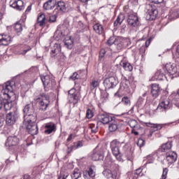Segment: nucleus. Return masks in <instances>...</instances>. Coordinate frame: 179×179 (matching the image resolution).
<instances>
[{
    "label": "nucleus",
    "mask_w": 179,
    "mask_h": 179,
    "mask_svg": "<svg viewBox=\"0 0 179 179\" xmlns=\"http://www.w3.org/2000/svg\"><path fill=\"white\" fill-rule=\"evenodd\" d=\"M36 121L37 115L36 113L25 115L24 117V125H25L31 135H37L38 133V128L36 124Z\"/></svg>",
    "instance_id": "1"
},
{
    "label": "nucleus",
    "mask_w": 179,
    "mask_h": 179,
    "mask_svg": "<svg viewBox=\"0 0 179 179\" xmlns=\"http://www.w3.org/2000/svg\"><path fill=\"white\" fill-rule=\"evenodd\" d=\"M125 41H127V40L112 36L108 39V43L109 45H114L116 47L117 50H121L123 45L122 43L123 44H125Z\"/></svg>",
    "instance_id": "2"
},
{
    "label": "nucleus",
    "mask_w": 179,
    "mask_h": 179,
    "mask_svg": "<svg viewBox=\"0 0 179 179\" xmlns=\"http://www.w3.org/2000/svg\"><path fill=\"white\" fill-rule=\"evenodd\" d=\"M147 13L146 20H155L157 16V11L153 8V6L148 4L147 5Z\"/></svg>",
    "instance_id": "3"
},
{
    "label": "nucleus",
    "mask_w": 179,
    "mask_h": 179,
    "mask_svg": "<svg viewBox=\"0 0 179 179\" xmlns=\"http://www.w3.org/2000/svg\"><path fill=\"white\" fill-rule=\"evenodd\" d=\"M165 69L170 75L178 73L179 76V64L176 65L175 64L168 63L165 65Z\"/></svg>",
    "instance_id": "4"
},
{
    "label": "nucleus",
    "mask_w": 179,
    "mask_h": 179,
    "mask_svg": "<svg viewBox=\"0 0 179 179\" xmlns=\"http://www.w3.org/2000/svg\"><path fill=\"white\" fill-rule=\"evenodd\" d=\"M39 104L41 106V110L43 111L47 110L48 104H50V96L45 94H41V97L38 98Z\"/></svg>",
    "instance_id": "5"
},
{
    "label": "nucleus",
    "mask_w": 179,
    "mask_h": 179,
    "mask_svg": "<svg viewBox=\"0 0 179 179\" xmlns=\"http://www.w3.org/2000/svg\"><path fill=\"white\" fill-rule=\"evenodd\" d=\"M79 92L75 90V88H72L69 91V97L70 99V101L73 104H76L78 103V100H79V96L78 95Z\"/></svg>",
    "instance_id": "6"
},
{
    "label": "nucleus",
    "mask_w": 179,
    "mask_h": 179,
    "mask_svg": "<svg viewBox=\"0 0 179 179\" xmlns=\"http://www.w3.org/2000/svg\"><path fill=\"white\" fill-rule=\"evenodd\" d=\"M103 85L106 89H113L117 85V80L115 77H109L104 80Z\"/></svg>",
    "instance_id": "7"
},
{
    "label": "nucleus",
    "mask_w": 179,
    "mask_h": 179,
    "mask_svg": "<svg viewBox=\"0 0 179 179\" xmlns=\"http://www.w3.org/2000/svg\"><path fill=\"white\" fill-rule=\"evenodd\" d=\"M111 149H112V152L118 159L120 157V142L117 141H113L110 143Z\"/></svg>",
    "instance_id": "8"
},
{
    "label": "nucleus",
    "mask_w": 179,
    "mask_h": 179,
    "mask_svg": "<svg viewBox=\"0 0 179 179\" xmlns=\"http://www.w3.org/2000/svg\"><path fill=\"white\" fill-rule=\"evenodd\" d=\"M19 145V138L16 136H10L8 138L6 142V146L7 148H13Z\"/></svg>",
    "instance_id": "9"
},
{
    "label": "nucleus",
    "mask_w": 179,
    "mask_h": 179,
    "mask_svg": "<svg viewBox=\"0 0 179 179\" xmlns=\"http://www.w3.org/2000/svg\"><path fill=\"white\" fill-rule=\"evenodd\" d=\"M17 117L16 116V113L13 112H10L6 115V122L7 125H13L15 122H16Z\"/></svg>",
    "instance_id": "10"
},
{
    "label": "nucleus",
    "mask_w": 179,
    "mask_h": 179,
    "mask_svg": "<svg viewBox=\"0 0 179 179\" xmlns=\"http://www.w3.org/2000/svg\"><path fill=\"white\" fill-rule=\"evenodd\" d=\"M127 22L129 26H132L133 27H136L139 24V18L138 16L134 14H131L128 17Z\"/></svg>",
    "instance_id": "11"
},
{
    "label": "nucleus",
    "mask_w": 179,
    "mask_h": 179,
    "mask_svg": "<svg viewBox=\"0 0 179 179\" xmlns=\"http://www.w3.org/2000/svg\"><path fill=\"white\" fill-rule=\"evenodd\" d=\"M104 159V150H95L92 155V159L94 161L103 160Z\"/></svg>",
    "instance_id": "12"
},
{
    "label": "nucleus",
    "mask_w": 179,
    "mask_h": 179,
    "mask_svg": "<svg viewBox=\"0 0 179 179\" xmlns=\"http://www.w3.org/2000/svg\"><path fill=\"white\" fill-rule=\"evenodd\" d=\"M177 153L174 151H169L166 152V160L170 164L175 163L177 161Z\"/></svg>",
    "instance_id": "13"
},
{
    "label": "nucleus",
    "mask_w": 179,
    "mask_h": 179,
    "mask_svg": "<svg viewBox=\"0 0 179 179\" xmlns=\"http://www.w3.org/2000/svg\"><path fill=\"white\" fill-rule=\"evenodd\" d=\"M116 61H120V66H122L124 68V69H125V71H129V72H131V71H132V66L131 65V64H129L127 62L124 61L122 57H117L116 59Z\"/></svg>",
    "instance_id": "14"
},
{
    "label": "nucleus",
    "mask_w": 179,
    "mask_h": 179,
    "mask_svg": "<svg viewBox=\"0 0 179 179\" xmlns=\"http://www.w3.org/2000/svg\"><path fill=\"white\" fill-rule=\"evenodd\" d=\"M103 174L104 177L108 179H117V171L106 169L103 171Z\"/></svg>",
    "instance_id": "15"
},
{
    "label": "nucleus",
    "mask_w": 179,
    "mask_h": 179,
    "mask_svg": "<svg viewBox=\"0 0 179 179\" xmlns=\"http://www.w3.org/2000/svg\"><path fill=\"white\" fill-rule=\"evenodd\" d=\"M12 38L9 35H1L0 36V45H8L10 44Z\"/></svg>",
    "instance_id": "16"
},
{
    "label": "nucleus",
    "mask_w": 179,
    "mask_h": 179,
    "mask_svg": "<svg viewBox=\"0 0 179 179\" xmlns=\"http://www.w3.org/2000/svg\"><path fill=\"white\" fill-rule=\"evenodd\" d=\"M98 118L102 124H108V122H111V121H113V117H110V115L107 114L99 115Z\"/></svg>",
    "instance_id": "17"
},
{
    "label": "nucleus",
    "mask_w": 179,
    "mask_h": 179,
    "mask_svg": "<svg viewBox=\"0 0 179 179\" xmlns=\"http://www.w3.org/2000/svg\"><path fill=\"white\" fill-rule=\"evenodd\" d=\"M3 91L4 94H6V96H8V99H10V94L13 93V87L10 85V83H6L5 84Z\"/></svg>",
    "instance_id": "18"
},
{
    "label": "nucleus",
    "mask_w": 179,
    "mask_h": 179,
    "mask_svg": "<svg viewBox=\"0 0 179 179\" xmlns=\"http://www.w3.org/2000/svg\"><path fill=\"white\" fill-rule=\"evenodd\" d=\"M151 87V94L152 96L157 97L160 93V90H162L159 84H152Z\"/></svg>",
    "instance_id": "19"
},
{
    "label": "nucleus",
    "mask_w": 179,
    "mask_h": 179,
    "mask_svg": "<svg viewBox=\"0 0 179 179\" xmlns=\"http://www.w3.org/2000/svg\"><path fill=\"white\" fill-rule=\"evenodd\" d=\"M57 5V0H49L46 3H44L43 8L45 10H50L55 8Z\"/></svg>",
    "instance_id": "20"
},
{
    "label": "nucleus",
    "mask_w": 179,
    "mask_h": 179,
    "mask_svg": "<svg viewBox=\"0 0 179 179\" xmlns=\"http://www.w3.org/2000/svg\"><path fill=\"white\" fill-rule=\"evenodd\" d=\"M11 6L17 10H22V9H24V5L23 1L22 0L15 1L13 4H11Z\"/></svg>",
    "instance_id": "21"
},
{
    "label": "nucleus",
    "mask_w": 179,
    "mask_h": 179,
    "mask_svg": "<svg viewBox=\"0 0 179 179\" xmlns=\"http://www.w3.org/2000/svg\"><path fill=\"white\" fill-rule=\"evenodd\" d=\"M41 80L45 87V86L52 87V81H51V79L50 78L49 76H41Z\"/></svg>",
    "instance_id": "22"
},
{
    "label": "nucleus",
    "mask_w": 179,
    "mask_h": 179,
    "mask_svg": "<svg viewBox=\"0 0 179 179\" xmlns=\"http://www.w3.org/2000/svg\"><path fill=\"white\" fill-rule=\"evenodd\" d=\"M145 124L146 127H150V128H152L153 131H159V129H162L163 126L162 124H153L151 122H145Z\"/></svg>",
    "instance_id": "23"
},
{
    "label": "nucleus",
    "mask_w": 179,
    "mask_h": 179,
    "mask_svg": "<svg viewBox=\"0 0 179 179\" xmlns=\"http://www.w3.org/2000/svg\"><path fill=\"white\" fill-rule=\"evenodd\" d=\"M171 148H173V144H171V142H167L165 144H163L162 145V152H171Z\"/></svg>",
    "instance_id": "24"
},
{
    "label": "nucleus",
    "mask_w": 179,
    "mask_h": 179,
    "mask_svg": "<svg viewBox=\"0 0 179 179\" xmlns=\"http://www.w3.org/2000/svg\"><path fill=\"white\" fill-rule=\"evenodd\" d=\"M66 4L64 1H59L57 3V10L60 12H66Z\"/></svg>",
    "instance_id": "25"
},
{
    "label": "nucleus",
    "mask_w": 179,
    "mask_h": 179,
    "mask_svg": "<svg viewBox=\"0 0 179 179\" xmlns=\"http://www.w3.org/2000/svg\"><path fill=\"white\" fill-rule=\"evenodd\" d=\"M108 129L110 132H115L116 129H118V126L117 125L115 120L110 121V123L108 127Z\"/></svg>",
    "instance_id": "26"
},
{
    "label": "nucleus",
    "mask_w": 179,
    "mask_h": 179,
    "mask_svg": "<svg viewBox=\"0 0 179 179\" xmlns=\"http://www.w3.org/2000/svg\"><path fill=\"white\" fill-rule=\"evenodd\" d=\"M37 22L40 26H44L45 24V15L41 14L38 17Z\"/></svg>",
    "instance_id": "27"
},
{
    "label": "nucleus",
    "mask_w": 179,
    "mask_h": 179,
    "mask_svg": "<svg viewBox=\"0 0 179 179\" xmlns=\"http://www.w3.org/2000/svg\"><path fill=\"white\" fill-rule=\"evenodd\" d=\"M163 76H164V72L162 69H158L155 72V78L160 80Z\"/></svg>",
    "instance_id": "28"
},
{
    "label": "nucleus",
    "mask_w": 179,
    "mask_h": 179,
    "mask_svg": "<svg viewBox=\"0 0 179 179\" xmlns=\"http://www.w3.org/2000/svg\"><path fill=\"white\" fill-rule=\"evenodd\" d=\"M94 30L96 31V33H98V34H103V26L96 24L94 25Z\"/></svg>",
    "instance_id": "29"
},
{
    "label": "nucleus",
    "mask_w": 179,
    "mask_h": 179,
    "mask_svg": "<svg viewBox=\"0 0 179 179\" xmlns=\"http://www.w3.org/2000/svg\"><path fill=\"white\" fill-rule=\"evenodd\" d=\"M14 29L17 33H20L23 30V27L20 21L17 22L14 25Z\"/></svg>",
    "instance_id": "30"
},
{
    "label": "nucleus",
    "mask_w": 179,
    "mask_h": 179,
    "mask_svg": "<svg viewBox=\"0 0 179 179\" xmlns=\"http://www.w3.org/2000/svg\"><path fill=\"white\" fill-rule=\"evenodd\" d=\"M52 52L53 54H59L61 53V45L59 44H55L54 46H53V48L52 50Z\"/></svg>",
    "instance_id": "31"
},
{
    "label": "nucleus",
    "mask_w": 179,
    "mask_h": 179,
    "mask_svg": "<svg viewBox=\"0 0 179 179\" xmlns=\"http://www.w3.org/2000/svg\"><path fill=\"white\" fill-rule=\"evenodd\" d=\"M55 57V59L57 61H59V62H63V61H65V56H64V53H56L55 55H53Z\"/></svg>",
    "instance_id": "32"
},
{
    "label": "nucleus",
    "mask_w": 179,
    "mask_h": 179,
    "mask_svg": "<svg viewBox=\"0 0 179 179\" xmlns=\"http://www.w3.org/2000/svg\"><path fill=\"white\" fill-rule=\"evenodd\" d=\"M84 177L89 178V177H94V171L93 169L90 168L89 171L84 172Z\"/></svg>",
    "instance_id": "33"
},
{
    "label": "nucleus",
    "mask_w": 179,
    "mask_h": 179,
    "mask_svg": "<svg viewBox=\"0 0 179 179\" xmlns=\"http://www.w3.org/2000/svg\"><path fill=\"white\" fill-rule=\"evenodd\" d=\"M169 104H170V101H169V99H164V101H161L159 107H161V108H164V110H166V108H169Z\"/></svg>",
    "instance_id": "34"
},
{
    "label": "nucleus",
    "mask_w": 179,
    "mask_h": 179,
    "mask_svg": "<svg viewBox=\"0 0 179 179\" xmlns=\"http://www.w3.org/2000/svg\"><path fill=\"white\" fill-rule=\"evenodd\" d=\"M23 111L24 114H26V115H28L33 113V109L31 108V107H30V105H26Z\"/></svg>",
    "instance_id": "35"
},
{
    "label": "nucleus",
    "mask_w": 179,
    "mask_h": 179,
    "mask_svg": "<svg viewBox=\"0 0 179 179\" xmlns=\"http://www.w3.org/2000/svg\"><path fill=\"white\" fill-rule=\"evenodd\" d=\"M99 86H100V81H99V80H94L91 83L92 90H94V89H96V87H99Z\"/></svg>",
    "instance_id": "36"
},
{
    "label": "nucleus",
    "mask_w": 179,
    "mask_h": 179,
    "mask_svg": "<svg viewBox=\"0 0 179 179\" xmlns=\"http://www.w3.org/2000/svg\"><path fill=\"white\" fill-rule=\"evenodd\" d=\"M122 102L124 106H127V107H129L131 106V100L128 96H124L122 99Z\"/></svg>",
    "instance_id": "37"
},
{
    "label": "nucleus",
    "mask_w": 179,
    "mask_h": 179,
    "mask_svg": "<svg viewBox=\"0 0 179 179\" xmlns=\"http://www.w3.org/2000/svg\"><path fill=\"white\" fill-rule=\"evenodd\" d=\"M79 177H80V171H79V169H76L73 171L71 178L72 179H78V178H79Z\"/></svg>",
    "instance_id": "38"
},
{
    "label": "nucleus",
    "mask_w": 179,
    "mask_h": 179,
    "mask_svg": "<svg viewBox=\"0 0 179 179\" xmlns=\"http://www.w3.org/2000/svg\"><path fill=\"white\" fill-rule=\"evenodd\" d=\"M124 15L120 14L117 20H116V22H115V24H116L117 26V24H121L122 23V22H124Z\"/></svg>",
    "instance_id": "39"
},
{
    "label": "nucleus",
    "mask_w": 179,
    "mask_h": 179,
    "mask_svg": "<svg viewBox=\"0 0 179 179\" xmlns=\"http://www.w3.org/2000/svg\"><path fill=\"white\" fill-rule=\"evenodd\" d=\"M46 128H48V129L45 131V134H51V132L55 130V125H47Z\"/></svg>",
    "instance_id": "40"
},
{
    "label": "nucleus",
    "mask_w": 179,
    "mask_h": 179,
    "mask_svg": "<svg viewBox=\"0 0 179 179\" xmlns=\"http://www.w3.org/2000/svg\"><path fill=\"white\" fill-rule=\"evenodd\" d=\"M128 124L131 128H135V127L138 125V122H136L135 120H131L129 121Z\"/></svg>",
    "instance_id": "41"
},
{
    "label": "nucleus",
    "mask_w": 179,
    "mask_h": 179,
    "mask_svg": "<svg viewBox=\"0 0 179 179\" xmlns=\"http://www.w3.org/2000/svg\"><path fill=\"white\" fill-rule=\"evenodd\" d=\"M137 145L139 146V148H142V146L145 145V141L142 138H139L137 142Z\"/></svg>",
    "instance_id": "42"
},
{
    "label": "nucleus",
    "mask_w": 179,
    "mask_h": 179,
    "mask_svg": "<svg viewBox=\"0 0 179 179\" xmlns=\"http://www.w3.org/2000/svg\"><path fill=\"white\" fill-rule=\"evenodd\" d=\"M86 117H87V118H92L93 112L92 111V110L87 109Z\"/></svg>",
    "instance_id": "43"
},
{
    "label": "nucleus",
    "mask_w": 179,
    "mask_h": 179,
    "mask_svg": "<svg viewBox=\"0 0 179 179\" xmlns=\"http://www.w3.org/2000/svg\"><path fill=\"white\" fill-rule=\"evenodd\" d=\"M55 22H57V16L56 15H51L49 17V22L50 23H54Z\"/></svg>",
    "instance_id": "44"
},
{
    "label": "nucleus",
    "mask_w": 179,
    "mask_h": 179,
    "mask_svg": "<svg viewBox=\"0 0 179 179\" xmlns=\"http://www.w3.org/2000/svg\"><path fill=\"white\" fill-rule=\"evenodd\" d=\"M169 173V169H164L162 173V179L167 178V173Z\"/></svg>",
    "instance_id": "45"
},
{
    "label": "nucleus",
    "mask_w": 179,
    "mask_h": 179,
    "mask_svg": "<svg viewBox=\"0 0 179 179\" xmlns=\"http://www.w3.org/2000/svg\"><path fill=\"white\" fill-rule=\"evenodd\" d=\"M70 78L73 80H76V79H79V75L78 74V73H74Z\"/></svg>",
    "instance_id": "46"
},
{
    "label": "nucleus",
    "mask_w": 179,
    "mask_h": 179,
    "mask_svg": "<svg viewBox=\"0 0 179 179\" xmlns=\"http://www.w3.org/2000/svg\"><path fill=\"white\" fill-rule=\"evenodd\" d=\"M55 38H58V40H59V38H61V31H57L55 32Z\"/></svg>",
    "instance_id": "47"
},
{
    "label": "nucleus",
    "mask_w": 179,
    "mask_h": 179,
    "mask_svg": "<svg viewBox=\"0 0 179 179\" xmlns=\"http://www.w3.org/2000/svg\"><path fill=\"white\" fill-rule=\"evenodd\" d=\"M150 2H152L153 3H163L164 0H148Z\"/></svg>",
    "instance_id": "48"
},
{
    "label": "nucleus",
    "mask_w": 179,
    "mask_h": 179,
    "mask_svg": "<svg viewBox=\"0 0 179 179\" xmlns=\"http://www.w3.org/2000/svg\"><path fill=\"white\" fill-rule=\"evenodd\" d=\"M106 50L102 49L100 52H99V55L100 57H101V58H103V57H104V55H106Z\"/></svg>",
    "instance_id": "49"
},
{
    "label": "nucleus",
    "mask_w": 179,
    "mask_h": 179,
    "mask_svg": "<svg viewBox=\"0 0 179 179\" xmlns=\"http://www.w3.org/2000/svg\"><path fill=\"white\" fill-rule=\"evenodd\" d=\"M131 3L133 4V6H138V0H131Z\"/></svg>",
    "instance_id": "50"
},
{
    "label": "nucleus",
    "mask_w": 179,
    "mask_h": 179,
    "mask_svg": "<svg viewBox=\"0 0 179 179\" xmlns=\"http://www.w3.org/2000/svg\"><path fill=\"white\" fill-rule=\"evenodd\" d=\"M152 41V39L150 38L147 41H145V47H149L150 45V42Z\"/></svg>",
    "instance_id": "51"
},
{
    "label": "nucleus",
    "mask_w": 179,
    "mask_h": 179,
    "mask_svg": "<svg viewBox=\"0 0 179 179\" xmlns=\"http://www.w3.org/2000/svg\"><path fill=\"white\" fill-rule=\"evenodd\" d=\"M131 133H132V134H134V135H136V136L139 135V132L136 131L135 130V129H133L131 130Z\"/></svg>",
    "instance_id": "52"
},
{
    "label": "nucleus",
    "mask_w": 179,
    "mask_h": 179,
    "mask_svg": "<svg viewBox=\"0 0 179 179\" xmlns=\"http://www.w3.org/2000/svg\"><path fill=\"white\" fill-rule=\"evenodd\" d=\"M79 29H83L85 27V24H83V22H79Z\"/></svg>",
    "instance_id": "53"
},
{
    "label": "nucleus",
    "mask_w": 179,
    "mask_h": 179,
    "mask_svg": "<svg viewBox=\"0 0 179 179\" xmlns=\"http://www.w3.org/2000/svg\"><path fill=\"white\" fill-rule=\"evenodd\" d=\"M176 57H178V58H179V45L178 46V48L176 49Z\"/></svg>",
    "instance_id": "54"
},
{
    "label": "nucleus",
    "mask_w": 179,
    "mask_h": 179,
    "mask_svg": "<svg viewBox=\"0 0 179 179\" xmlns=\"http://www.w3.org/2000/svg\"><path fill=\"white\" fill-rule=\"evenodd\" d=\"M66 177H68V174H66V176H60L58 179H66Z\"/></svg>",
    "instance_id": "55"
},
{
    "label": "nucleus",
    "mask_w": 179,
    "mask_h": 179,
    "mask_svg": "<svg viewBox=\"0 0 179 179\" xmlns=\"http://www.w3.org/2000/svg\"><path fill=\"white\" fill-rule=\"evenodd\" d=\"M73 150V147H70L68 148V153H71V152Z\"/></svg>",
    "instance_id": "56"
},
{
    "label": "nucleus",
    "mask_w": 179,
    "mask_h": 179,
    "mask_svg": "<svg viewBox=\"0 0 179 179\" xmlns=\"http://www.w3.org/2000/svg\"><path fill=\"white\" fill-rule=\"evenodd\" d=\"M82 146H83V145L80 142H78L77 144V148H80Z\"/></svg>",
    "instance_id": "57"
},
{
    "label": "nucleus",
    "mask_w": 179,
    "mask_h": 179,
    "mask_svg": "<svg viewBox=\"0 0 179 179\" xmlns=\"http://www.w3.org/2000/svg\"><path fill=\"white\" fill-rule=\"evenodd\" d=\"M31 10V6H28L26 12H30Z\"/></svg>",
    "instance_id": "58"
},
{
    "label": "nucleus",
    "mask_w": 179,
    "mask_h": 179,
    "mask_svg": "<svg viewBox=\"0 0 179 179\" xmlns=\"http://www.w3.org/2000/svg\"><path fill=\"white\" fill-rule=\"evenodd\" d=\"M91 131H92V132H93L94 134H96V131H97V126L95 127L94 129H92Z\"/></svg>",
    "instance_id": "59"
},
{
    "label": "nucleus",
    "mask_w": 179,
    "mask_h": 179,
    "mask_svg": "<svg viewBox=\"0 0 179 179\" xmlns=\"http://www.w3.org/2000/svg\"><path fill=\"white\" fill-rule=\"evenodd\" d=\"M3 107V103H2V101L0 100V110Z\"/></svg>",
    "instance_id": "60"
},
{
    "label": "nucleus",
    "mask_w": 179,
    "mask_h": 179,
    "mask_svg": "<svg viewBox=\"0 0 179 179\" xmlns=\"http://www.w3.org/2000/svg\"><path fill=\"white\" fill-rule=\"evenodd\" d=\"M29 50H30V49L24 50V51L22 52V54L23 55H24V54H26V52H27L29 51Z\"/></svg>",
    "instance_id": "61"
},
{
    "label": "nucleus",
    "mask_w": 179,
    "mask_h": 179,
    "mask_svg": "<svg viewBox=\"0 0 179 179\" xmlns=\"http://www.w3.org/2000/svg\"><path fill=\"white\" fill-rule=\"evenodd\" d=\"M72 139V134H70L67 141H71Z\"/></svg>",
    "instance_id": "62"
},
{
    "label": "nucleus",
    "mask_w": 179,
    "mask_h": 179,
    "mask_svg": "<svg viewBox=\"0 0 179 179\" xmlns=\"http://www.w3.org/2000/svg\"><path fill=\"white\" fill-rule=\"evenodd\" d=\"M2 17H3V14H2V13H0V20H2Z\"/></svg>",
    "instance_id": "63"
},
{
    "label": "nucleus",
    "mask_w": 179,
    "mask_h": 179,
    "mask_svg": "<svg viewBox=\"0 0 179 179\" xmlns=\"http://www.w3.org/2000/svg\"><path fill=\"white\" fill-rule=\"evenodd\" d=\"M81 2H89V0H80Z\"/></svg>",
    "instance_id": "64"
}]
</instances>
